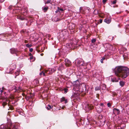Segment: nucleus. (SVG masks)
Masks as SVG:
<instances>
[{
  "label": "nucleus",
  "instance_id": "1",
  "mask_svg": "<svg viewBox=\"0 0 129 129\" xmlns=\"http://www.w3.org/2000/svg\"><path fill=\"white\" fill-rule=\"evenodd\" d=\"M115 73L116 76L124 79L129 75V70L126 67L122 66H118L116 68Z\"/></svg>",
  "mask_w": 129,
  "mask_h": 129
},
{
  "label": "nucleus",
  "instance_id": "2",
  "mask_svg": "<svg viewBox=\"0 0 129 129\" xmlns=\"http://www.w3.org/2000/svg\"><path fill=\"white\" fill-rule=\"evenodd\" d=\"M1 128L3 129H19V127L17 125H12L11 124H6L1 125Z\"/></svg>",
  "mask_w": 129,
  "mask_h": 129
},
{
  "label": "nucleus",
  "instance_id": "3",
  "mask_svg": "<svg viewBox=\"0 0 129 129\" xmlns=\"http://www.w3.org/2000/svg\"><path fill=\"white\" fill-rule=\"evenodd\" d=\"M80 11L83 14L88 13L90 11V8L87 7H81L80 8Z\"/></svg>",
  "mask_w": 129,
  "mask_h": 129
},
{
  "label": "nucleus",
  "instance_id": "4",
  "mask_svg": "<svg viewBox=\"0 0 129 129\" xmlns=\"http://www.w3.org/2000/svg\"><path fill=\"white\" fill-rule=\"evenodd\" d=\"M88 86L87 85H86L85 84H83L80 85V88L79 87L80 91L82 92L86 91L87 86L88 87Z\"/></svg>",
  "mask_w": 129,
  "mask_h": 129
},
{
  "label": "nucleus",
  "instance_id": "5",
  "mask_svg": "<svg viewBox=\"0 0 129 129\" xmlns=\"http://www.w3.org/2000/svg\"><path fill=\"white\" fill-rule=\"evenodd\" d=\"M8 99L7 98H4L3 99V103L2 105L4 107L7 104V102H8Z\"/></svg>",
  "mask_w": 129,
  "mask_h": 129
},
{
  "label": "nucleus",
  "instance_id": "6",
  "mask_svg": "<svg viewBox=\"0 0 129 129\" xmlns=\"http://www.w3.org/2000/svg\"><path fill=\"white\" fill-rule=\"evenodd\" d=\"M10 52L12 54H15L16 55H17V53L18 52V51L16 49L14 48H12L10 49Z\"/></svg>",
  "mask_w": 129,
  "mask_h": 129
},
{
  "label": "nucleus",
  "instance_id": "7",
  "mask_svg": "<svg viewBox=\"0 0 129 129\" xmlns=\"http://www.w3.org/2000/svg\"><path fill=\"white\" fill-rule=\"evenodd\" d=\"M113 113L114 114H118L120 113V111L119 109L114 108L113 109Z\"/></svg>",
  "mask_w": 129,
  "mask_h": 129
},
{
  "label": "nucleus",
  "instance_id": "8",
  "mask_svg": "<svg viewBox=\"0 0 129 129\" xmlns=\"http://www.w3.org/2000/svg\"><path fill=\"white\" fill-rule=\"evenodd\" d=\"M65 64L66 66H69L71 65V62L68 59H66L65 60Z\"/></svg>",
  "mask_w": 129,
  "mask_h": 129
},
{
  "label": "nucleus",
  "instance_id": "9",
  "mask_svg": "<svg viewBox=\"0 0 129 129\" xmlns=\"http://www.w3.org/2000/svg\"><path fill=\"white\" fill-rule=\"evenodd\" d=\"M96 108V110H97L98 112L100 113L102 112L103 110V109H102V107H100L99 106H97Z\"/></svg>",
  "mask_w": 129,
  "mask_h": 129
},
{
  "label": "nucleus",
  "instance_id": "10",
  "mask_svg": "<svg viewBox=\"0 0 129 129\" xmlns=\"http://www.w3.org/2000/svg\"><path fill=\"white\" fill-rule=\"evenodd\" d=\"M68 34V32L67 30L64 29L62 30L61 32V35L63 36H65Z\"/></svg>",
  "mask_w": 129,
  "mask_h": 129
},
{
  "label": "nucleus",
  "instance_id": "11",
  "mask_svg": "<svg viewBox=\"0 0 129 129\" xmlns=\"http://www.w3.org/2000/svg\"><path fill=\"white\" fill-rule=\"evenodd\" d=\"M57 67V66L53 68H49V71H50V72L51 74L55 72L56 71V68Z\"/></svg>",
  "mask_w": 129,
  "mask_h": 129
},
{
  "label": "nucleus",
  "instance_id": "12",
  "mask_svg": "<svg viewBox=\"0 0 129 129\" xmlns=\"http://www.w3.org/2000/svg\"><path fill=\"white\" fill-rule=\"evenodd\" d=\"M104 46H106L108 49H110L113 47V46L112 45L108 43H106L105 44Z\"/></svg>",
  "mask_w": 129,
  "mask_h": 129
},
{
  "label": "nucleus",
  "instance_id": "13",
  "mask_svg": "<svg viewBox=\"0 0 129 129\" xmlns=\"http://www.w3.org/2000/svg\"><path fill=\"white\" fill-rule=\"evenodd\" d=\"M79 84V81L78 80L74 81L73 83V85L74 86H78Z\"/></svg>",
  "mask_w": 129,
  "mask_h": 129
},
{
  "label": "nucleus",
  "instance_id": "14",
  "mask_svg": "<svg viewBox=\"0 0 129 129\" xmlns=\"http://www.w3.org/2000/svg\"><path fill=\"white\" fill-rule=\"evenodd\" d=\"M104 21L107 24H109L111 21V18H106L104 20Z\"/></svg>",
  "mask_w": 129,
  "mask_h": 129
},
{
  "label": "nucleus",
  "instance_id": "15",
  "mask_svg": "<svg viewBox=\"0 0 129 129\" xmlns=\"http://www.w3.org/2000/svg\"><path fill=\"white\" fill-rule=\"evenodd\" d=\"M10 69L11 70H14L16 69V65L14 63L12 64L10 66Z\"/></svg>",
  "mask_w": 129,
  "mask_h": 129
},
{
  "label": "nucleus",
  "instance_id": "16",
  "mask_svg": "<svg viewBox=\"0 0 129 129\" xmlns=\"http://www.w3.org/2000/svg\"><path fill=\"white\" fill-rule=\"evenodd\" d=\"M63 11V10L62 8H60L58 7L56 11H55L56 13H58V12L61 13Z\"/></svg>",
  "mask_w": 129,
  "mask_h": 129
},
{
  "label": "nucleus",
  "instance_id": "17",
  "mask_svg": "<svg viewBox=\"0 0 129 129\" xmlns=\"http://www.w3.org/2000/svg\"><path fill=\"white\" fill-rule=\"evenodd\" d=\"M48 7L47 6L46 7H44L42 8V10L44 12H46L48 9Z\"/></svg>",
  "mask_w": 129,
  "mask_h": 129
},
{
  "label": "nucleus",
  "instance_id": "18",
  "mask_svg": "<svg viewBox=\"0 0 129 129\" xmlns=\"http://www.w3.org/2000/svg\"><path fill=\"white\" fill-rule=\"evenodd\" d=\"M125 82L122 81H121L119 82L120 85L121 87L125 85Z\"/></svg>",
  "mask_w": 129,
  "mask_h": 129
},
{
  "label": "nucleus",
  "instance_id": "19",
  "mask_svg": "<svg viewBox=\"0 0 129 129\" xmlns=\"http://www.w3.org/2000/svg\"><path fill=\"white\" fill-rule=\"evenodd\" d=\"M119 79V78L116 79V78H114L113 79H112V81L113 82H118Z\"/></svg>",
  "mask_w": 129,
  "mask_h": 129
},
{
  "label": "nucleus",
  "instance_id": "20",
  "mask_svg": "<svg viewBox=\"0 0 129 129\" xmlns=\"http://www.w3.org/2000/svg\"><path fill=\"white\" fill-rule=\"evenodd\" d=\"M45 71V73H46L47 75H49L51 74L50 72V71H49V69H48V70H46Z\"/></svg>",
  "mask_w": 129,
  "mask_h": 129
},
{
  "label": "nucleus",
  "instance_id": "21",
  "mask_svg": "<svg viewBox=\"0 0 129 129\" xmlns=\"http://www.w3.org/2000/svg\"><path fill=\"white\" fill-rule=\"evenodd\" d=\"M17 19H20L21 20H23L24 19V18L23 17H22L21 16H17Z\"/></svg>",
  "mask_w": 129,
  "mask_h": 129
},
{
  "label": "nucleus",
  "instance_id": "22",
  "mask_svg": "<svg viewBox=\"0 0 129 129\" xmlns=\"http://www.w3.org/2000/svg\"><path fill=\"white\" fill-rule=\"evenodd\" d=\"M76 61H77V63L78 64L80 65H82V64H81V63L82 62L81 61L78 60H76Z\"/></svg>",
  "mask_w": 129,
  "mask_h": 129
},
{
  "label": "nucleus",
  "instance_id": "23",
  "mask_svg": "<svg viewBox=\"0 0 129 129\" xmlns=\"http://www.w3.org/2000/svg\"><path fill=\"white\" fill-rule=\"evenodd\" d=\"M53 108V106H51V105H48V106L46 107V108L48 109V110H49L51 109L52 108Z\"/></svg>",
  "mask_w": 129,
  "mask_h": 129
},
{
  "label": "nucleus",
  "instance_id": "24",
  "mask_svg": "<svg viewBox=\"0 0 129 129\" xmlns=\"http://www.w3.org/2000/svg\"><path fill=\"white\" fill-rule=\"evenodd\" d=\"M74 28V25L72 24L71 26L70 25L69 26V28L70 29H73Z\"/></svg>",
  "mask_w": 129,
  "mask_h": 129
},
{
  "label": "nucleus",
  "instance_id": "25",
  "mask_svg": "<svg viewBox=\"0 0 129 129\" xmlns=\"http://www.w3.org/2000/svg\"><path fill=\"white\" fill-rule=\"evenodd\" d=\"M101 87L100 86H97L95 88V90L96 91L99 90L100 89Z\"/></svg>",
  "mask_w": 129,
  "mask_h": 129
},
{
  "label": "nucleus",
  "instance_id": "26",
  "mask_svg": "<svg viewBox=\"0 0 129 129\" xmlns=\"http://www.w3.org/2000/svg\"><path fill=\"white\" fill-rule=\"evenodd\" d=\"M0 91L1 93L4 92V93H5V88L4 87H3L2 88V89Z\"/></svg>",
  "mask_w": 129,
  "mask_h": 129
},
{
  "label": "nucleus",
  "instance_id": "27",
  "mask_svg": "<svg viewBox=\"0 0 129 129\" xmlns=\"http://www.w3.org/2000/svg\"><path fill=\"white\" fill-rule=\"evenodd\" d=\"M49 3H50V4H52V2L51 1V0H47L45 3V4H48Z\"/></svg>",
  "mask_w": 129,
  "mask_h": 129
},
{
  "label": "nucleus",
  "instance_id": "28",
  "mask_svg": "<svg viewBox=\"0 0 129 129\" xmlns=\"http://www.w3.org/2000/svg\"><path fill=\"white\" fill-rule=\"evenodd\" d=\"M71 44H66V46L67 48H69L71 47Z\"/></svg>",
  "mask_w": 129,
  "mask_h": 129
},
{
  "label": "nucleus",
  "instance_id": "29",
  "mask_svg": "<svg viewBox=\"0 0 129 129\" xmlns=\"http://www.w3.org/2000/svg\"><path fill=\"white\" fill-rule=\"evenodd\" d=\"M65 98L64 97H63L61 99V100L60 101L61 102H62L64 101L65 100Z\"/></svg>",
  "mask_w": 129,
  "mask_h": 129
},
{
  "label": "nucleus",
  "instance_id": "30",
  "mask_svg": "<svg viewBox=\"0 0 129 129\" xmlns=\"http://www.w3.org/2000/svg\"><path fill=\"white\" fill-rule=\"evenodd\" d=\"M63 68V66H61L59 68H58V70H62Z\"/></svg>",
  "mask_w": 129,
  "mask_h": 129
},
{
  "label": "nucleus",
  "instance_id": "31",
  "mask_svg": "<svg viewBox=\"0 0 129 129\" xmlns=\"http://www.w3.org/2000/svg\"><path fill=\"white\" fill-rule=\"evenodd\" d=\"M94 13L95 14H97L98 13V11L97 10H94Z\"/></svg>",
  "mask_w": 129,
  "mask_h": 129
},
{
  "label": "nucleus",
  "instance_id": "32",
  "mask_svg": "<svg viewBox=\"0 0 129 129\" xmlns=\"http://www.w3.org/2000/svg\"><path fill=\"white\" fill-rule=\"evenodd\" d=\"M26 46L28 48H30L31 46V45H29L28 44H27L26 45Z\"/></svg>",
  "mask_w": 129,
  "mask_h": 129
},
{
  "label": "nucleus",
  "instance_id": "33",
  "mask_svg": "<svg viewBox=\"0 0 129 129\" xmlns=\"http://www.w3.org/2000/svg\"><path fill=\"white\" fill-rule=\"evenodd\" d=\"M107 105L108 107H111V104L110 103H108L107 104Z\"/></svg>",
  "mask_w": 129,
  "mask_h": 129
},
{
  "label": "nucleus",
  "instance_id": "34",
  "mask_svg": "<svg viewBox=\"0 0 129 129\" xmlns=\"http://www.w3.org/2000/svg\"><path fill=\"white\" fill-rule=\"evenodd\" d=\"M105 59V57H103L102 58L101 60V62L102 63H103V60Z\"/></svg>",
  "mask_w": 129,
  "mask_h": 129
},
{
  "label": "nucleus",
  "instance_id": "35",
  "mask_svg": "<svg viewBox=\"0 0 129 129\" xmlns=\"http://www.w3.org/2000/svg\"><path fill=\"white\" fill-rule=\"evenodd\" d=\"M64 93H67V92L68 91V89H66V88H65L64 89Z\"/></svg>",
  "mask_w": 129,
  "mask_h": 129
},
{
  "label": "nucleus",
  "instance_id": "36",
  "mask_svg": "<svg viewBox=\"0 0 129 129\" xmlns=\"http://www.w3.org/2000/svg\"><path fill=\"white\" fill-rule=\"evenodd\" d=\"M96 41V40L95 39H92L91 42L92 43H94Z\"/></svg>",
  "mask_w": 129,
  "mask_h": 129
},
{
  "label": "nucleus",
  "instance_id": "37",
  "mask_svg": "<svg viewBox=\"0 0 129 129\" xmlns=\"http://www.w3.org/2000/svg\"><path fill=\"white\" fill-rule=\"evenodd\" d=\"M42 74L44 76H46L47 74L46 73H45V72H44L43 71H42Z\"/></svg>",
  "mask_w": 129,
  "mask_h": 129
},
{
  "label": "nucleus",
  "instance_id": "38",
  "mask_svg": "<svg viewBox=\"0 0 129 129\" xmlns=\"http://www.w3.org/2000/svg\"><path fill=\"white\" fill-rule=\"evenodd\" d=\"M116 0H114V1H113L112 2V3L113 4H116Z\"/></svg>",
  "mask_w": 129,
  "mask_h": 129
},
{
  "label": "nucleus",
  "instance_id": "39",
  "mask_svg": "<svg viewBox=\"0 0 129 129\" xmlns=\"http://www.w3.org/2000/svg\"><path fill=\"white\" fill-rule=\"evenodd\" d=\"M103 86L104 87V88H103V89L105 90L106 88V85H105L103 84Z\"/></svg>",
  "mask_w": 129,
  "mask_h": 129
},
{
  "label": "nucleus",
  "instance_id": "40",
  "mask_svg": "<svg viewBox=\"0 0 129 129\" xmlns=\"http://www.w3.org/2000/svg\"><path fill=\"white\" fill-rule=\"evenodd\" d=\"M65 103V104H66L68 103V99H65V100L64 101Z\"/></svg>",
  "mask_w": 129,
  "mask_h": 129
},
{
  "label": "nucleus",
  "instance_id": "41",
  "mask_svg": "<svg viewBox=\"0 0 129 129\" xmlns=\"http://www.w3.org/2000/svg\"><path fill=\"white\" fill-rule=\"evenodd\" d=\"M33 49L32 48H31L29 50V51L31 52H32L33 51Z\"/></svg>",
  "mask_w": 129,
  "mask_h": 129
},
{
  "label": "nucleus",
  "instance_id": "42",
  "mask_svg": "<svg viewBox=\"0 0 129 129\" xmlns=\"http://www.w3.org/2000/svg\"><path fill=\"white\" fill-rule=\"evenodd\" d=\"M33 56H31L30 57V60L32 59L33 58Z\"/></svg>",
  "mask_w": 129,
  "mask_h": 129
},
{
  "label": "nucleus",
  "instance_id": "43",
  "mask_svg": "<svg viewBox=\"0 0 129 129\" xmlns=\"http://www.w3.org/2000/svg\"><path fill=\"white\" fill-rule=\"evenodd\" d=\"M107 0H103V3H105L107 1Z\"/></svg>",
  "mask_w": 129,
  "mask_h": 129
},
{
  "label": "nucleus",
  "instance_id": "44",
  "mask_svg": "<svg viewBox=\"0 0 129 129\" xmlns=\"http://www.w3.org/2000/svg\"><path fill=\"white\" fill-rule=\"evenodd\" d=\"M99 105L102 107L104 106V104L103 103H101Z\"/></svg>",
  "mask_w": 129,
  "mask_h": 129
},
{
  "label": "nucleus",
  "instance_id": "45",
  "mask_svg": "<svg viewBox=\"0 0 129 129\" xmlns=\"http://www.w3.org/2000/svg\"><path fill=\"white\" fill-rule=\"evenodd\" d=\"M102 21H103V20L102 19H100V23H102Z\"/></svg>",
  "mask_w": 129,
  "mask_h": 129
},
{
  "label": "nucleus",
  "instance_id": "46",
  "mask_svg": "<svg viewBox=\"0 0 129 129\" xmlns=\"http://www.w3.org/2000/svg\"><path fill=\"white\" fill-rule=\"evenodd\" d=\"M5 0H0V1L2 3Z\"/></svg>",
  "mask_w": 129,
  "mask_h": 129
},
{
  "label": "nucleus",
  "instance_id": "47",
  "mask_svg": "<svg viewBox=\"0 0 129 129\" xmlns=\"http://www.w3.org/2000/svg\"><path fill=\"white\" fill-rule=\"evenodd\" d=\"M42 74V72L41 73H40V75H41Z\"/></svg>",
  "mask_w": 129,
  "mask_h": 129
},
{
  "label": "nucleus",
  "instance_id": "48",
  "mask_svg": "<svg viewBox=\"0 0 129 129\" xmlns=\"http://www.w3.org/2000/svg\"><path fill=\"white\" fill-rule=\"evenodd\" d=\"M17 75H18L19 74V71H17Z\"/></svg>",
  "mask_w": 129,
  "mask_h": 129
},
{
  "label": "nucleus",
  "instance_id": "49",
  "mask_svg": "<svg viewBox=\"0 0 129 129\" xmlns=\"http://www.w3.org/2000/svg\"><path fill=\"white\" fill-rule=\"evenodd\" d=\"M29 54V55L30 56H32V54H31V53H30Z\"/></svg>",
  "mask_w": 129,
  "mask_h": 129
},
{
  "label": "nucleus",
  "instance_id": "50",
  "mask_svg": "<svg viewBox=\"0 0 129 129\" xmlns=\"http://www.w3.org/2000/svg\"><path fill=\"white\" fill-rule=\"evenodd\" d=\"M43 54H43V53H42V54H41V56H43Z\"/></svg>",
  "mask_w": 129,
  "mask_h": 129
},
{
  "label": "nucleus",
  "instance_id": "51",
  "mask_svg": "<svg viewBox=\"0 0 129 129\" xmlns=\"http://www.w3.org/2000/svg\"><path fill=\"white\" fill-rule=\"evenodd\" d=\"M20 87H18V90H20Z\"/></svg>",
  "mask_w": 129,
  "mask_h": 129
},
{
  "label": "nucleus",
  "instance_id": "52",
  "mask_svg": "<svg viewBox=\"0 0 129 129\" xmlns=\"http://www.w3.org/2000/svg\"><path fill=\"white\" fill-rule=\"evenodd\" d=\"M105 123V121H104V122H103V124H104Z\"/></svg>",
  "mask_w": 129,
  "mask_h": 129
},
{
  "label": "nucleus",
  "instance_id": "53",
  "mask_svg": "<svg viewBox=\"0 0 129 129\" xmlns=\"http://www.w3.org/2000/svg\"><path fill=\"white\" fill-rule=\"evenodd\" d=\"M110 52L111 53H113V52H112V51H110Z\"/></svg>",
  "mask_w": 129,
  "mask_h": 129
},
{
  "label": "nucleus",
  "instance_id": "54",
  "mask_svg": "<svg viewBox=\"0 0 129 129\" xmlns=\"http://www.w3.org/2000/svg\"><path fill=\"white\" fill-rule=\"evenodd\" d=\"M92 109V107H90V109Z\"/></svg>",
  "mask_w": 129,
  "mask_h": 129
},
{
  "label": "nucleus",
  "instance_id": "55",
  "mask_svg": "<svg viewBox=\"0 0 129 129\" xmlns=\"http://www.w3.org/2000/svg\"><path fill=\"white\" fill-rule=\"evenodd\" d=\"M25 43H26V41H25Z\"/></svg>",
  "mask_w": 129,
  "mask_h": 129
},
{
  "label": "nucleus",
  "instance_id": "56",
  "mask_svg": "<svg viewBox=\"0 0 129 129\" xmlns=\"http://www.w3.org/2000/svg\"><path fill=\"white\" fill-rule=\"evenodd\" d=\"M87 91L88 90H86Z\"/></svg>",
  "mask_w": 129,
  "mask_h": 129
}]
</instances>
